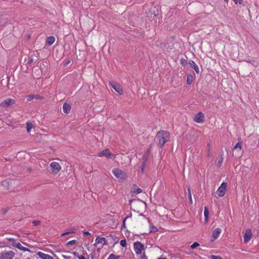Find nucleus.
Instances as JSON below:
<instances>
[{
  "mask_svg": "<svg viewBox=\"0 0 259 259\" xmlns=\"http://www.w3.org/2000/svg\"><path fill=\"white\" fill-rule=\"evenodd\" d=\"M112 172L115 177L121 180H125L126 173L118 168H115L112 170Z\"/></svg>",
  "mask_w": 259,
  "mask_h": 259,
  "instance_id": "obj_2",
  "label": "nucleus"
},
{
  "mask_svg": "<svg viewBox=\"0 0 259 259\" xmlns=\"http://www.w3.org/2000/svg\"><path fill=\"white\" fill-rule=\"evenodd\" d=\"M110 84L112 88L119 95H122L123 94V89L119 83L115 82H110Z\"/></svg>",
  "mask_w": 259,
  "mask_h": 259,
  "instance_id": "obj_7",
  "label": "nucleus"
},
{
  "mask_svg": "<svg viewBox=\"0 0 259 259\" xmlns=\"http://www.w3.org/2000/svg\"><path fill=\"white\" fill-rule=\"evenodd\" d=\"M221 231L222 230L220 228H218L212 231V237L214 239V240H215L218 238L221 232Z\"/></svg>",
  "mask_w": 259,
  "mask_h": 259,
  "instance_id": "obj_18",
  "label": "nucleus"
},
{
  "mask_svg": "<svg viewBox=\"0 0 259 259\" xmlns=\"http://www.w3.org/2000/svg\"><path fill=\"white\" fill-rule=\"evenodd\" d=\"M227 191V183L223 182L217 190L216 193L220 196L223 197L225 195Z\"/></svg>",
  "mask_w": 259,
  "mask_h": 259,
  "instance_id": "obj_4",
  "label": "nucleus"
},
{
  "mask_svg": "<svg viewBox=\"0 0 259 259\" xmlns=\"http://www.w3.org/2000/svg\"><path fill=\"white\" fill-rule=\"evenodd\" d=\"M63 257L65 259H70V258H71V256H65V255H63Z\"/></svg>",
  "mask_w": 259,
  "mask_h": 259,
  "instance_id": "obj_49",
  "label": "nucleus"
},
{
  "mask_svg": "<svg viewBox=\"0 0 259 259\" xmlns=\"http://www.w3.org/2000/svg\"><path fill=\"white\" fill-rule=\"evenodd\" d=\"M210 258L211 259H222L220 256H217L214 255H211Z\"/></svg>",
  "mask_w": 259,
  "mask_h": 259,
  "instance_id": "obj_38",
  "label": "nucleus"
},
{
  "mask_svg": "<svg viewBox=\"0 0 259 259\" xmlns=\"http://www.w3.org/2000/svg\"><path fill=\"white\" fill-rule=\"evenodd\" d=\"M50 167L52 172L54 174H57L61 170V167L59 163L56 162H52L50 164Z\"/></svg>",
  "mask_w": 259,
  "mask_h": 259,
  "instance_id": "obj_9",
  "label": "nucleus"
},
{
  "mask_svg": "<svg viewBox=\"0 0 259 259\" xmlns=\"http://www.w3.org/2000/svg\"><path fill=\"white\" fill-rule=\"evenodd\" d=\"M204 218H204L205 221L206 222H207L208 221V219L209 210L206 206L204 207Z\"/></svg>",
  "mask_w": 259,
  "mask_h": 259,
  "instance_id": "obj_21",
  "label": "nucleus"
},
{
  "mask_svg": "<svg viewBox=\"0 0 259 259\" xmlns=\"http://www.w3.org/2000/svg\"><path fill=\"white\" fill-rule=\"evenodd\" d=\"M34 98L36 100H42L43 99V97H41L39 95H34Z\"/></svg>",
  "mask_w": 259,
  "mask_h": 259,
  "instance_id": "obj_39",
  "label": "nucleus"
},
{
  "mask_svg": "<svg viewBox=\"0 0 259 259\" xmlns=\"http://www.w3.org/2000/svg\"><path fill=\"white\" fill-rule=\"evenodd\" d=\"M55 38L53 36H50L48 37L46 40V44L49 45H52L55 41Z\"/></svg>",
  "mask_w": 259,
  "mask_h": 259,
  "instance_id": "obj_20",
  "label": "nucleus"
},
{
  "mask_svg": "<svg viewBox=\"0 0 259 259\" xmlns=\"http://www.w3.org/2000/svg\"><path fill=\"white\" fill-rule=\"evenodd\" d=\"M73 254H74V256H75L76 257H78V258H79V257L80 256V255H79L78 253L77 252H73Z\"/></svg>",
  "mask_w": 259,
  "mask_h": 259,
  "instance_id": "obj_45",
  "label": "nucleus"
},
{
  "mask_svg": "<svg viewBox=\"0 0 259 259\" xmlns=\"http://www.w3.org/2000/svg\"><path fill=\"white\" fill-rule=\"evenodd\" d=\"M77 242L76 240H72L66 243V246L73 245L76 244Z\"/></svg>",
  "mask_w": 259,
  "mask_h": 259,
  "instance_id": "obj_26",
  "label": "nucleus"
},
{
  "mask_svg": "<svg viewBox=\"0 0 259 259\" xmlns=\"http://www.w3.org/2000/svg\"><path fill=\"white\" fill-rule=\"evenodd\" d=\"M150 232H157L158 230V229L154 226H150Z\"/></svg>",
  "mask_w": 259,
  "mask_h": 259,
  "instance_id": "obj_29",
  "label": "nucleus"
},
{
  "mask_svg": "<svg viewBox=\"0 0 259 259\" xmlns=\"http://www.w3.org/2000/svg\"><path fill=\"white\" fill-rule=\"evenodd\" d=\"M120 245L122 247H125L126 245V241L125 239H122L120 242Z\"/></svg>",
  "mask_w": 259,
  "mask_h": 259,
  "instance_id": "obj_30",
  "label": "nucleus"
},
{
  "mask_svg": "<svg viewBox=\"0 0 259 259\" xmlns=\"http://www.w3.org/2000/svg\"><path fill=\"white\" fill-rule=\"evenodd\" d=\"M33 127V125L32 123L30 122H27L26 123V128L28 133H29Z\"/></svg>",
  "mask_w": 259,
  "mask_h": 259,
  "instance_id": "obj_24",
  "label": "nucleus"
},
{
  "mask_svg": "<svg viewBox=\"0 0 259 259\" xmlns=\"http://www.w3.org/2000/svg\"><path fill=\"white\" fill-rule=\"evenodd\" d=\"M70 110H71L70 105L67 103H64V104L63 105V112L66 114H68L70 112Z\"/></svg>",
  "mask_w": 259,
  "mask_h": 259,
  "instance_id": "obj_19",
  "label": "nucleus"
},
{
  "mask_svg": "<svg viewBox=\"0 0 259 259\" xmlns=\"http://www.w3.org/2000/svg\"><path fill=\"white\" fill-rule=\"evenodd\" d=\"M34 98V95H30L27 97V101H31Z\"/></svg>",
  "mask_w": 259,
  "mask_h": 259,
  "instance_id": "obj_31",
  "label": "nucleus"
},
{
  "mask_svg": "<svg viewBox=\"0 0 259 259\" xmlns=\"http://www.w3.org/2000/svg\"><path fill=\"white\" fill-rule=\"evenodd\" d=\"M146 165V163L142 162V165L141 166V171L142 173L144 172Z\"/></svg>",
  "mask_w": 259,
  "mask_h": 259,
  "instance_id": "obj_32",
  "label": "nucleus"
},
{
  "mask_svg": "<svg viewBox=\"0 0 259 259\" xmlns=\"http://www.w3.org/2000/svg\"><path fill=\"white\" fill-rule=\"evenodd\" d=\"M1 254L3 256V259H13L15 253L13 251H8L3 252Z\"/></svg>",
  "mask_w": 259,
  "mask_h": 259,
  "instance_id": "obj_13",
  "label": "nucleus"
},
{
  "mask_svg": "<svg viewBox=\"0 0 259 259\" xmlns=\"http://www.w3.org/2000/svg\"><path fill=\"white\" fill-rule=\"evenodd\" d=\"M223 157L222 156H221V157H220V159L218 161V165L219 166H221L222 165V163H223Z\"/></svg>",
  "mask_w": 259,
  "mask_h": 259,
  "instance_id": "obj_33",
  "label": "nucleus"
},
{
  "mask_svg": "<svg viewBox=\"0 0 259 259\" xmlns=\"http://www.w3.org/2000/svg\"><path fill=\"white\" fill-rule=\"evenodd\" d=\"M224 1H225L226 2H228L229 0H224ZM233 1L235 2V3L236 4H237V0H233Z\"/></svg>",
  "mask_w": 259,
  "mask_h": 259,
  "instance_id": "obj_51",
  "label": "nucleus"
},
{
  "mask_svg": "<svg viewBox=\"0 0 259 259\" xmlns=\"http://www.w3.org/2000/svg\"><path fill=\"white\" fill-rule=\"evenodd\" d=\"M194 120L195 122L197 123H203L204 121V115L202 112H198L195 115Z\"/></svg>",
  "mask_w": 259,
  "mask_h": 259,
  "instance_id": "obj_10",
  "label": "nucleus"
},
{
  "mask_svg": "<svg viewBox=\"0 0 259 259\" xmlns=\"http://www.w3.org/2000/svg\"><path fill=\"white\" fill-rule=\"evenodd\" d=\"M98 156L99 157L105 156L108 158H110L111 156H113L108 149H106L101 151H100L98 153Z\"/></svg>",
  "mask_w": 259,
  "mask_h": 259,
  "instance_id": "obj_11",
  "label": "nucleus"
},
{
  "mask_svg": "<svg viewBox=\"0 0 259 259\" xmlns=\"http://www.w3.org/2000/svg\"><path fill=\"white\" fill-rule=\"evenodd\" d=\"M243 2V0H237V4L239 3V4H242Z\"/></svg>",
  "mask_w": 259,
  "mask_h": 259,
  "instance_id": "obj_50",
  "label": "nucleus"
},
{
  "mask_svg": "<svg viewBox=\"0 0 259 259\" xmlns=\"http://www.w3.org/2000/svg\"><path fill=\"white\" fill-rule=\"evenodd\" d=\"M15 103V101L14 100L10 99V98H8V99H7L6 100H5L3 102H2L0 104V105L2 107H9L11 105L14 104Z\"/></svg>",
  "mask_w": 259,
  "mask_h": 259,
  "instance_id": "obj_12",
  "label": "nucleus"
},
{
  "mask_svg": "<svg viewBox=\"0 0 259 259\" xmlns=\"http://www.w3.org/2000/svg\"><path fill=\"white\" fill-rule=\"evenodd\" d=\"M148 156H147V155H143V156H142V162L143 163H147V161L148 160Z\"/></svg>",
  "mask_w": 259,
  "mask_h": 259,
  "instance_id": "obj_28",
  "label": "nucleus"
},
{
  "mask_svg": "<svg viewBox=\"0 0 259 259\" xmlns=\"http://www.w3.org/2000/svg\"><path fill=\"white\" fill-rule=\"evenodd\" d=\"M150 150H151V147L149 148L146 153L144 154V155H147V156H149V154H150Z\"/></svg>",
  "mask_w": 259,
  "mask_h": 259,
  "instance_id": "obj_41",
  "label": "nucleus"
},
{
  "mask_svg": "<svg viewBox=\"0 0 259 259\" xmlns=\"http://www.w3.org/2000/svg\"><path fill=\"white\" fill-rule=\"evenodd\" d=\"M13 182H14V181L12 180L7 179L2 182V185L6 190H11L14 188V187H12Z\"/></svg>",
  "mask_w": 259,
  "mask_h": 259,
  "instance_id": "obj_8",
  "label": "nucleus"
},
{
  "mask_svg": "<svg viewBox=\"0 0 259 259\" xmlns=\"http://www.w3.org/2000/svg\"><path fill=\"white\" fill-rule=\"evenodd\" d=\"M7 78L8 79V81H9V79H10V76H7Z\"/></svg>",
  "mask_w": 259,
  "mask_h": 259,
  "instance_id": "obj_54",
  "label": "nucleus"
},
{
  "mask_svg": "<svg viewBox=\"0 0 259 259\" xmlns=\"http://www.w3.org/2000/svg\"><path fill=\"white\" fill-rule=\"evenodd\" d=\"M252 236V233L251 230L248 229L246 230L245 233L244 234V243H247L250 239Z\"/></svg>",
  "mask_w": 259,
  "mask_h": 259,
  "instance_id": "obj_14",
  "label": "nucleus"
},
{
  "mask_svg": "<svg viewBox=\"0 0 259 259\" xmlns=\"http://www.w3.org/2000/svg\"><path fill=\"white\" fill-rule=\"evenodd\" d=\"M141 258H142V259H148V258H147V257L146 256V255H145V253H143V254H142V255H141Z\"/></svg>",
  "mask_w": 259,
  "mask_h": 259,
  "instance_id": "obj_47",
  "label": "nucleus"
},
{
  "mask_svg": "<svg viewBox=\"0 0 259 259\" xmlns=\"http://www.w3.org/2000/svg\"><path fill=\"white\" fill-rule=\"evenodd\" d=\"M91 257H92V258H93V257H94V255H92V254H91Z\"/></svg>",
  "mask_w": 259,
  "mask_h": 259,
  "instance_id": "obj_57",
  "label": "nucleus"
},
{
  "mask_svg": "<svg viewBox=\"0 0 259 259\" xmlns=\"http://www.w3.org/2000/svg\"><path fill=\"white\" fill-rule=\"evenodd\" d=\"M95 241H96V242L94 244V245L96 246L97 244L102 243V246H101V247L103 245L108 244L107 241L106 240V238H104V237H97Z\"/></svg>",
  "mask_w": 259,
  "mask_h": 259,
  "instance_id": "obj_16",
  "label": "nucleus"
},
{
  "mask_svg": "<svg viewBox=\"0 0 259 259\" xmlns=\"http://www.w3.org/2000/svg\"><path fill=\"white\" fill-rule=\"evenodd\" d=\"M33 62V59L30 57H29V60L28 61L27 64L30 65Z\"/></svg>",
  "mask_w": 259,
  "mask_h": 259,
  "instance_id": "obj_43",
  "label": "nucleus"
},
{
  "mask_svg": "<svg viewBox=\"0 0 259 259\" xmlns=\"http://www.w3.org/2000/svg\"><path fill=\"white\" fill-rule=\"evenodd\" d=\"M199 245L200 244L198 242H195L190 246V247L191 249H194L198 247Z\"/></svg>",
  "mask_w": 259,
  "mask_h": 259,
  "instance_id": "obj_27",
  "label": "nucleus"
},
{
  "mask_svg": "<svg viewBox=\"0 0 259 259\" xmlns=\"http://www.w3.org/2000/svg\"><path fill=\"white\" fill-rule=\"evenodd\" d=\"M241 147L242 145L240 143H237L234 147L233 149V156L235 157H239L240 154H241Z\"/></svg>",
  "mask_w": 259,
  "mask_h": 259,
  "instance_id": "obj_6",
  "label": "nucleus"
},
{
  "mask_svg": "<svg viewBox=\"0 0 259 259\" xmlns=\"http://www.w3.org/2000/svg\"><path fill=\"white\" fill-rule=\"evenodd\" d=\"M160 259H167V258L166 257H163V258L160 257Z\"/></svg>",
  "mask_w": 259,
  "mask_h": 259,
  "instance_id": "obj_58",
  "label": "nucleus"
},
{
  "mask_svg": "<svg viewBox=\"0 0 259 259\" xmlns=\"http://www.w3.org/2000/svg\"><path fill=\"white\" fill-rule=\"evenodd\" d=\"M9 208L8 207L5 208V209H3L2 210V212L3 214L5 215L6 214L7 212L9 211Z\"/></svg>",
  "mask_w": 259,
  "mask_h": 259,
  "instance_id": "obj_37",
  "label": "nucleus"
},
{
  "mask_svg": "<svg viewBox=\"0 0 259 259\" xmlns=\"http://www.w3.org/2000/svg\"><path fill=\"white\" fill-rule=\"evenodd\" d=\"M155 139L158 142L160 148H162L166 142L169 140V133L165 131H160L156 134Z\"/></svg>",
  "mask_w": 259,
  "mask_h": 259,
  "instance_id": "obj_1",
  "label": "nucleus"
},
{
  "mask_svg": "<svg viewBox=\"0 0 259 259\" xmlns=\"http://www.w3.org/2000/svg\"><path fill=\"white\" fill-rule=\"evenodd\" d=\"M137 187L136 185L134 184V185H133V187H134V188H135V187Z\"/></svg>",
  "mask_w": 259,
  "mask_h": 259,
  "instance_id": "obj_56",
  "label": "nucleus"
},
{
  "mask_svg": "<svg viewBox=\"0 0 259 259\" xmlns=\"http://www.w3.org/2000/svg\"><path fill=\"white\" fill-rule=\"evenodd\" d=\"M119 255H115L114 254H110L107 259H119Z\"/></svg>",
  "mask_w": 259,
  "mask_h": 259,
  "instance_id": "obj_25",
  "label": "nucleus"
},
{
  "mask_svg": "<svg viewBox=\"0 0 259 259\" xmlns=\"http://www.w3.org/2000/svg\"><path fill=\"white\" fill-rule=\"evenodd\" d=\"M193 78H194L192 74H188L187 76V84L190 85L193 80Z\"/></svg>",
  "mask_w": 259,
  "mask_h": 259,
  "instance_id": "obj_22",
  "label": "nucleus"
},
{
  "mask_svg": "<svg viewBox=\"0 0 259 259\" xmlns=\"http://www.w3.org/2000/svg\"><path fill=\"white\" fill-rule=\"evenodd\" d=\"M107 238H108V240H109V239L113 240V236L112 235H110L109 236H107Z\"/></svg>",
  "mask_w": 259,
  "mask_h": 259,
  "instance_id": "obj_48",
  "label": "nucleus"
},
{
  "mask_svg": "<svg viewBox=\"0 0 259 259\" xmlns=\"http://www.w3.org/2000/svg\"><path fill=\"white\" fill-rule=\"evenodd\" d=\"M180 63L182 65L184 66L186 64L187 61L185 59L182 58L180 60Z\"/></svg>",
  "mask_w": 259,
  "mask_h": 259,
  "instance_id": "obj_35",
  "label": "nucleus"
},
{
  "mask_svg": "<svg viewBox=\"0 0 259 259\" xmlns=\"http://www.w3.org/2000/svg\"><path fill=\"white\" fill-rule=\"evenodd\" d=\"M136 201H137V202H142V203H144V201H142V200H140V199H138V200L132 199V200H130V201H129V205H131V203H132V202H136Z\"/></svg>",
  "mask_w": 259,
  "mask_h": 259,
  "instance_id": "obj_34",
  "label": "nucleus"
},
{
  "mask_svg": "<svg viewBox=\"0 0 259 259\" xmlns=\"http://www.w3.org/2000/svg\"><path fill=\"white\" fill-rule=\"evenodd\" d=\"M37 255L42 259H54L52 256L40 251L37 252Z\"/></svg>",
  "mask_w": 259,
  "mask_h": 259,
  "instance_id": "obj_17",
  "label": "nucleus"
},
{
  "mask_svg": "<svg viewBox=\"0 0 259 259\" xmlns=\"http://www.w3.org/2000/svg\"><path fill=\"white\" fill-rule=\"evenodd\" d=\"M132 217V214L131 213L130 215H127L126 216L125 218L123 219V221H122V225H121V229L122 230L123 228L124 229H125L126 228V227H125V221L128 218H130Z\"/></svg>",
  "mask_w": 259,
  "mask_h": 259,
  "instance_id": "obj_23",
  "label": "nucleus"
},
{
  "mask_svg": "<svg viewBox=\"0 0 259 259\" xmlns=\"http://www.w3.org/2000/svg\"><path fill=\"white\" fill-rule=\"evenodd\" d=\"M83 234L85 236H90V235H91V234L88 232V231H83Z\"/></svg>",
  "mask_w": 259,
  "mask_h": 259,
  "instance_id": "obj_42",
  "label": "nucleus"
},
{
  "mask_svg": "<svg viewBox=\"0 0 259 259\" xmlns=\"http://www.w3.org/2000/svg\"><path fill=\"white\" fill-rule=\"evenodd\" d=\"M134 248L137 254H141L142 251L145 249L144 244L139 241H137L134 243Z\"/></svg>",
  "mask_w": 259,
  "mask_h": 259,
  "instance_id": "obj_3",
  "label": "nucleus"
},
{
  "mask_svg": "<svg viewBox=\"0 0 259 259\" xmlns=\"http://www.w3.org/2000/svg\"><path fill=\"white\" fill-rule=\"evenodd\" d=\"M157 259H160V257L158 258Z\"/></svg>",
  "mask_w": 259,
  "mask_h": 259,
  "instance_id": "obj_59",
  "label": "nucleus"
},
{
  "mask_svg": "<svg viewBox=\"0 0 259 259\" xmlns=\"http://www.w3.org/2000/svg\"><path fill=\"white\" fill-rule=\"evenodd\" d=\"M188 193L190 194V193H191V190L189 188H188Z\"/></svg>",
  "mask_w": 259,
  "mask_h": 259,
  "instance_id": "obj_53",
  "label": "nucleus"
},
{
  "mask_svg": "<svg viewBox=\"0 0 259 259\" xmlns=\"http://www.w3.org/2000/svg\"><path fill=\"white\" fill-rule=\"evenodd\" d=\"M32 224L34 226H38L40 225L41 222L40 221H33Z\"/></svg>",
  "mask_w": 259,
  "mask_h": 259,
  "instance_id": "obj_36",
  "label": "nucleus"
},
{
  "mask_svg": "<svg viewBox=\"0 0 259 259\" xmlns=\"http://www.w3.org/2000/svg\"><path fill=\"white\" fill-rule=\"evenodd\" d=\"M66 235V234L65 232L61 234V236H64Z\"/></svg>",
  "mask_w": 259,
  "mask_h": 259,
  "instance_id": "obj_52",
  "label": "nucleus"
},
{
  "mask_svg": "<svg viewBox=\"0 0 259 259\" xmlns=\"http://www.w3.org/2000/svg\"><path fill=\"white\" fill-rule=\"evenodd\" d=\"M135 192H136L137 194L140 193L142 192V189L141 188H138L136 190L134 191Z\"/></svg>",
  "mask_w": 259,
  "mask_h": 259,
  "instance_id": "obj_40",
  "label": "nucleus"
},
{
  "mask_svg": "<svg viewBox=\"0 0 259 259\" xmlns=\"http://www.w3.org/2000/svg\"><path fill=\"white\" fill-rule=\"evenodd\" d=\"M9 240L10 241H13L12 245L13 246L17 247V248L23 250L24 251H28V252H31L29 249H28L27 247H24L22 245H21V243L20 242H16L15 240L13 238H10L9 239Z\"/></svg>",
  "mask_w": 259,
  "mask_h": 259,
  "instance_id": "obj_5",
  "label": "nucleus"
},
{
  "mask_svg": "<svg viewBox=\"0 0 259 259\" xmlns=\"http://www.w3.org/2000/svg\"><path fill=\"white\" fill-rule=\"evenodd\" d=\"M188 64L191 68H193L195 70L197 74H199L200 73L198 65L193 60H189Z\"/></svg>",
  "mask_w": 259,
  "mask_h": 259,
  "instance_id": "obj_15",
  "label": "nucleus"
},
{
  "mask_svg": "<svg viewBox=\"0 0 259 259\" xmlns=\"http://www.w3.org/2000/svg\"><path fill=\"white\" fill-rule=\"evenodd\" d=\"M65 233L66 234V235H69L71 233H75V232L74 231H70L65 232Z\"/></svg>",
  "mask_w": 259,
  "mask_h": 259,
  "instance_id": "obj_46",
  "label": "nucleus"
},
{
  "mask_svg": "<svg viewBox=\"0 0 259 259\" xmlns=\"http://www.w3.org/2000/svg\"><path fill=\"white\" fill-rule=\"evenodd\" d=\"M0 259H3V257L2 255H1V256H0Z\"/></svg>",
  "mask_w": 259,
  "mask_h": 259,
  "instance_id": "obj_55",
  "label": "nucleus"
},
{
  "mask_svg": "<svg viewBox=\"0 0 259 259\" xmlns=\"http://www.w3.org/2000/svg\"><path fill=\"white\" fill-rule=\"evenodd\" d=\"M188 196H189V199L190 203H192V196H191V193H190V194H189Z\"/></svg>",
  "mask_w": 259,
  "mask_h": 259,
  "instance_id": "obj_44",
  "label": "nucleus"
}]
</instances>
